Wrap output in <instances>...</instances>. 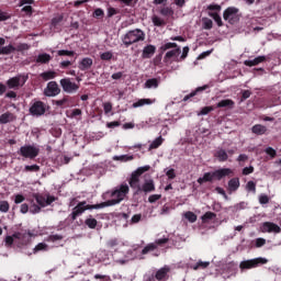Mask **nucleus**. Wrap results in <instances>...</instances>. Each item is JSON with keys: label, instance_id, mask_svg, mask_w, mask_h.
<instances>
[{"label": "nucleus", "instance_id": "36", "mask_svg": "<svg viewBox=\"0 0 281 281\" xmlns=\"http://www.w3.org/2000/svg\"><path fill=\"white\" fill-rule=\"evenodd\" d=\"M161 144H164V137L159 136L155 140H153V143L149 145V150H155L159 148Z\"/></svg>", "mask_w": 281, "mask_h": 281}, {"label": "nucleus", "instance_id": "45", "mask_svg": "<svg viewBox=\"0 0 281 281\" xmlns=\"http://www.w3.org/2000/svg\"><path fill=\"white\" fill-rule=\"evenodd\" d=\"M188 54H190V47L184 46L182 48V54H181L180 58H177V63H181V60H184L186 58H188Z\"/></svg>", "mask_w": 281, "mask_h": 281}, {"label": "nucleus", "instance_id": "16", "mask_svg": "<svg viewBox=\"0 0 281 281\" xmlns=\"http://www.w3.org/2000/svg\"><path fill=\"white\" fill-rule=\"evenodd\" d=\"M25 82H27V76L25 77L20 75L7 80V87L10 89H19V87H23Z\"/></svg>", "mask_w": 281, "mask_h": 281}, {"label": "nucleus", "instance_id": "12", "mask_svg": "<svg viewBox=\"0 0 281 281\" xmlns=\"http://www.w3.org/2000/svg\"><path fill=\"white\" fill-rule=\"evenodd\" d=\"M33 234L30 231L16 232L13 234V238H15V243H18L19 247H23L30 244Z\"/></svg>", "mask_w": 281, "mask_h": 281}, {"label": "nucleus", "instance_id": "23", "mask_svg": "<svg viewBox=\"0 0 281 281\" xmlns=\"http://www.w3.org/2000/svg\"><path fill=\"white\" fill-rule=\"evenodd\" d=\"M168 273H170V268L164 267L156 271L155 279L158 281H166L168 278Z\"/></svg>", "mask_w": 281, "mask_h": 281}, {"label": "nucleus", "instance_id": "46", "mask_svg": "<svg viewBox=\"0 0 281 281\" xmlns=\"http://www.w3.org/2000/svg\"><path fill=\"white\" fill-rule=\"evenodd\" d=\"M210 267V261H199L193 269L196 271V269H207Z\"/></svg>", "mask_w": 281, "mask_h": 281}, {"label": "nucleus", "instance_id": "37", "mask_svg": "<svg viewBox=\"0 0 281 281\" xmlns=\"http://www.w3.org/2000/svg\"><path fill=\"white\" fill-rule=\"evenodd\" d=\"M85 224L87 227H89V229H95V227H98V220L91 217L90 215V217L85 221Z\"/></svg>", "mask_w": 281, "mask_h": 281}, {"label": "nucleus", "instance_id": "50", "mask_svg": "<svg viewBox=\"0 0 281 281\" xmlns=\"http://www.w3.org/2000/svg\"><path fill=\"white\" fill-rule=\"evenodd\" d=\"M57 55L58 56H69V57H71V56H76V52L61 49V50L57 52Z\"/></svg>", "mask_w": 281, "mask_h": 281}, {"label": "nucleus", "instance_id": "43", "mask_svg": "<svg viewBox=\"0 0 281 281\" xmlns=\"http://www.w3.org/2000/svg\"><path fill=\"white\" fill-rule=\"evenodd\" d=\"M184 218L189 221V223H196V214L192 211H188L184 213Z\"/></svg>", "mask_w": 281, "mask_h": 281}, {"label": "nucleus", "instance_id": "19", "mask_svg": "<svg viewBox=\"0 0 281 281\" xmlns=\"http://www.w3.org/2000/svg\"><path fill=\"white\" fill-rule=\"evenodd\" d=\"M144 192L145 194H149L150 192H155V180L149 179L145 180L143 186L139 187L136 194H142Z\"/></svg>", "mask_w": 281, "mask_h": 281}, {"label": "nucleus", "instance_id": "62", "mask_svg": "<svg viewBox=\"0 0 281 281\" xmlns=\"http://www.w3.org/2000/svg\"><path fill=\"white\" fill-rule=\"evenodd\" d=\"M48 240H49L50 243H56V240H63V235H58V234H56V235H50V236L48 237Z\"/></svg>", "mask_w": 281, "mask_h": 281}, {"label": "nucleus", "instance_id": "25", "mask_svg": "<svg viewBox=\"0 0 281 281\" xmlns=\"http://www.w3.org/2000/svg\"><path fill=\"white\" fill-rule=\"evenodd\" d=\"M92 66H93V59H91L90 57H85L79 63V69L81 71H87V69H91Z\"/></svg>", "mask_w": 281, "mask_h": 281}, {"label": "nucleus", "instance_id": "30", "mask_svg": "<svg viewBox=\"0 0 281 281\" xmlns=\"http://www.w3.org/2000/svg\"><path fill=\"white\" fill-rule=\"evenodd\" d=\"M160 80L157 78L147 79L144 83V89H157Z\"/></svg>", "mask_w": 281, "mask_h": 281}, {"label": "nucleus", "instance_id": "38", "mask_svg": "<svg viewBox=\"0 0 281 281\" xmlns=\"http://www.w3.org/2000/svg\"><path fill=\"white\" fill-rule=\"evenodd\" d=\"M151 21L156 27H164V25H166V21H164V19H161L157 15H154L151 18Z\"/></svg>", "mask_w": 281, "mask_h": 281}, {"label": "nucleus", "instance_id": "41", "mask_svg": "<svg viewBox=\"0 0 281 281\" xmlns=\"http://www.w3.org/2000/svg\"><path fill=\"white\" fill-rule=\"evenodd\" d=\"M115 161H133L135 157L133 155H121L114 157Z\"/></svg>", "mask_w": 281, "mask_h": 281}, {"label": "nucleus", "instance_id": "3", "mask_svg": "<svg viewBox=\"0 0 281 281\" xmlns=\"http://www.w3.org/2000/svg\"><path fill=\"white\" fill-rule=\"evenodd\" d=\"M229 175H234V171L229 168H221L213 172H205L202 178L198 179V183L200 186H203V183H212L214 179L216 181H221L222 179H225V177H229Z\"/></svg>", "mask_w": 281, "mask_h": 281}, {"label": "nucleus", "instance_id": "33", "mask_svg": "<svg viewBox=\"0 0 281 281\" xmlns=\"http://www.w3.org/2000/svg\"><path fill=\"white\" fill-rule=\"evenodd\" d=\"M205 89H210V86L205 85V86L196 88L193 92L187 94L183 98V102H188V100H190V98H194V95H196V93H201L202 91H205Z\"/></svg>", "mask_w": 281, "mask_h": 281}, {"label": "nucleus", "instance_id": "48", "mask_svg": "<svg viewBox=\"0 0 281 281\" xmlns=\"http://www.w3.org/2000/svg\"><path fill=\"white\" fill-rule=\"evenodd\" d=\"M42 209H43V206H41L38 204H32L30 207V212H31V214H41Z\"/></svg>", "mask_w": 281, "mask_h": 281}, {"label": "nucleus", "instance_id": "4", "mask_svg": "<svg viewBox=\"0 0 281 281\" xmlns=\"http://www.w3.org/2000/svg\"><path fill=\"white\" fill-rule=\"evenodd\" d=\"M144 41H146V33H144L142 29L131 30L122 36V43L125 47H131V45H135V43H142Z\"/></svg>", "mask_w": 281, "mask_h": 281}, {"label": "nucleus", "instance_id": "5", "mask_svg": "<svg viewBox=\"0 0 281 281\" xmlns=\"http://www.w3.org/2000/svg\"><path fill=\"white\" fill-rule=\"evenodd\" d=\"M87 210H102V205L99 204H87V201L78 202L77 205L72 209V212L68 215L70 221H77L78 216H82L83 212Z\"/></svg>", "mask_w": 281, "mask_h": 281}, {"label": "nucleus", "instance_id": "58", "mask_svg": "<svg viewBox=\"0 0 281 281\" xmlns=\"http://www.w3.org/2000/svg\"><path fill=\"white\" fill-rule=\"evenodd\" d=\"M21 214H27L30 212V205L27 203H23L20 206Z\"/></svg>", "mask_w": 281, "mask_h": 281}, {"label": "nucleus", "instance_id": "24", "mask_svg": "<svg viewBox=\"0 0 281 281\" xmlns=\"http://www.w3.org/2000/svg\"><path fill=\"white\" fill-rule=\"evenodd\" d=\"M50 61H52V55L47 53H42L37 55L35 59V63H37V65H49Z\"/></svg>", "mask_w": 281, "mask_h": 281}, {"label": "nucleus", "instance_id": "1", "mask_svg": "<svg viewBox=\"0 0 281 281\" xmlns=\"http://www.w3.org/2000/svg\"><path fill=\"white\" fill-rule=\"evenodd\" d=\"M159 55L158 58L161 60V57L164 56V63H177V58L181 55V46H179L175 42H165L161 44V46L158 48ZM167 52V53H166Z\"/></svg>", "mask_w": 281, "mask_h": 281}, {"label": "nucleus", "instance_id": "32", "mask_svg": "<svg viewBox=\"0 0 281 281\" xmlns=\"http://www.w3.org/2000/svg\"><path fill=\"white\" fill-rule=\"evenodd\" d=\"M56 76H58V74L54 70H48V71H44L40 75V78H42V80H44L45 82H47V80H54V78H56Z\"/></svg>", "mask_w": 281, "mask_h": 281}, {"label": "nucleus", "instance_id": "7", "mask_svg": "<svg viewBox=\"0 0 281 281\" xmlns=\"http://www.w3.org/2000/svg\"><path fill=\"white\" fill-rule=\"evenodd\" d=\"M267 262H269V259L265 257L248 259L239 263V269L240 271H247L249 269H258V267H262V265H267Z\"/></svg>", "mask_w": 281, "mask_h": 281}, {"label": "nucleus", "instance_id": "63", "mask_svg": "<svg viewBox=\"0 0 281 281\" xmlns=\"http://www.w3.org/2000/svg\"><path fill=\"white\" fill-rule=\"evenodd\" d=\"M252 172H254V166L245 167V168L243 169V175H244V176L251 175Z\"/></svg>", "mask_w": 281, "mask_h": 281}, {"label": "nucleus", "instance_id": "39", "mask_svg": "<svg viewBox=\"0 0 281 281\" xmlns=\"http://www.w3.org/2000/svg\"><path fill=\"white\" fill-rule=\"evenodd\" d=\"M201 218L203 223H207V221H214V218H216V213L209 211Z\"/></svg>", "mask_w": 281, "mask_h": 281}, {"label": "nucleus", "instance_id": "26", "mask_svg": "<svg viewBox=\"0 0 281 281\" xmlns=\"http://www.w3.org/2000/svg\"><path fill=\"white\" fill-rule=\"evenodd\" d=\"M235 104L234 100L224 99L216 104V109H233Z\"/></svg>", "mask_w": 281, "mask_h": 281}, {"label": "nucleus", "instance_id": "6", "mask_svg": "<svg viewBox=\"0 0 281 281\" xmlns=\"http://www.w3.org/2000/svg\"><path fill=\"white\" fill-rule=\"evenodd\" d=\"M150 170V166L146 165L144 167H138L135 171L132 172L128 183L132 190H136L135 194L139 191V188H142V184H139V177L144 175V172H148Z\"/></svg>", "mask_w": 281, "mask_h": 281}, {"label": "nucleus", "instance_id": "61", "mask_svg": "<svg viewBox=\"0 0 281 281\" xmlns=\"http://www.w3.org/2000/svg\"><path fill=\"white\" fill-rule=\"evenodd\" d=\"M23 201H25V198L23 196V194H16L14 198V203L15 205H19L21 203H23Z\"/></svg>", "mask_w": 281, "mask_h": 281}, {"label": "nucleus", "instance_id": "34", "mask_svg": "<svg viewBox=\"0 0 281 281\" xmlns=\"http://www.w3.org/2000/svg\"><path fill=\"white\" fill-rule=\"evenodd\" d=\"M251 131L255 135H265V133H267V126L262 124H256L251 127Z\"/></svg>", "mask_w": 281, "mask_h": 281}, {"label": "nucleus", "instance_id": "35", "mask_svg": "<svg viewBox=\"0 0 281 281\" xmlns=\"http://www.w3.org/2000/svg\"><path fill=\"white\" fill-rule=\"evenodd\" d=\"M146 104H153V100L150 99H140L133 103V109H139V106H144Z\"/></svg>", "mask_w": 281, "mask_h": 281}, {"label": "nucleus", "instance_id": "22", "mask_svg": "<svg viewBox=\"0 0 281 281\" xmlns=\"http://www.w3.org/2000/svg\"><path fill=\"white\" fill-rule=\"evenodd\" d=\"M261 63H267V56H258L255 59L245 60L244 65L246 67H256L257 65H260Z\"/></svg>", "mask_w": 281, "mask_h": 281}, {"label": "nucleus", "instance_id": "57", "mask_svg": "<svg viewBox=\"0 0 281 281\" xmlns=\"http://www.w3.org/2000/svg\"><path fill=\"white\" fill-rule=\"evenodd\" d=\"M259 203H260L261 205H267V203H269V195H267V194H261V195L259 196Z\"/></svg>", "mask_w": 281, "mask_h": 281}, {"label": "nucleus", "instance_id": "20", "mask_svg": "<svg viewBox=\"0 0 281 281\" xmlns=\"http://www.w3.org/2000/svg\"><path fill=\"white\" fill-rule=\"evenodd\" d=\"M53 104H55V106H59L60 109H69V106H74V98L65 95L60 100L53 101Z\"/></svg>", "mask_w": 281, "mask_h": 281}, {"label": "nucleus", "instance_id": "53", "mask_svg": "<svg viewBox=\"0 0 281 281\" xmlns=\"http://www.w3.org/2000/svg\"><path fill=\"white\" fill-rule=\"evenodd\" d=\"M246 189L248 190V192H254V194H256V182L254 181H248L246 184Z\"/></svg>", "mask_w": 281, "mask_h": 281}, {"label": "nucleus", "instance_id": "60", "mask_svg": "<svg viewBox=\"0 0 281 281\" xmlns=\"http://www.w3.org/2000/svg\"><path fill=\"white\" fill-rule=\"evenodd\" d=\"M108 249H113V247H117V239H110L106 241Z\"/></svg>", "mask_w": 281, "mask_h": 281}, {"label": "nucleus", "instance_id": "40", "mask_svg": "<svg viewBox=\"0 0 281 281\" xmlns=\"http://www.w3.org/2000/svg\"><path fill=\"white\" fill-rule=\"evenodd\" d=\"M161 16H172L175 14V11L170 7H164L160 9Z\"/></svg>", "mask_w": 281, "mask_h": 281}, {"label": "nucleus", "instance_id": "27", "mask_svg": "<svg viewBox=\"0 0 281 281\" xmlns=\"http://www.w3.org/2000/svg\"><path fill=\"white\" fill-rule=\"evenodd\" d=\"M214 157L221 162H225L227 159H229V155H227V151L223 148L217 149Z\"/></svg>", "mask_w": 281, "mask_h": 281}, {"label": "nucleus", "instance_id": "54", "mask_svg": "<svg viewBox=\"0 0 281 281\" xmlns=\"http://www.w3.org/2000/svg\"><path fill=\"white\" fill-rule=\"evenodd\" d=\"M214 111V106H204L200 111V115H207Z\"/></svg>", "mask_w": 281, "mask_h": 281}, {"label": "nucleus", "instance_id": "28", "mask_svg": "<svg viewBox=\"0 0 281 281\" xmlns=\"http://www.w3.org/2000/svg\"><path fill=\"white\" fill-rule=\"evenodd\" d=\"M15 117L12 112H5L0 115V124H8L10 122H14Z\"/></svg>", "mask_w": 281, "mask_h": 281}, {"label": "nucleus", "instance_id": "2", "mask_svg": "<svg viewBox=\"0 0 281 281\" xmlns=\"http://www.w3.org/2000/svg\"><path fill=\"white\" fill-rule=\"evenodd\" d=\"M131 192V189L128 188V184L123 183L119 188H116L114 191L111 192L112 200H108L105 202H101V209L104 207H111L113 205H117L119 203H122L124 199H126V194Z\"/></svg>", "mask_w": 281, "mask_h": 281}, {"label": "nucleus", "instance_id": "9", "mask_svg": "<svg viewBox=\"0 0 281 281\" xmlns=\"http://www.w3.org/2000/svg\"><path fill=\"white\" fill-rule=\"evenodd\" d=\"M33 199H35L37 205L40 207H47V205H52L54 201H56V196L43 193H33Z\"/></svg>", "mask_w": 281, "mask_h": 281}, {"label": "nucleus", "instance_id": "29", "mask_svg": "<svg viewBox=\"0 0 281 281\" xmlns=\"http://www.w3.org/2000/svg\"><path fill=\"white\" fill-rule=\"evenodd\" d=\"M14 52H16V47H14L12 44H9L0 48V56H10V54H14Z\"/></svg>", "mask_w": 281, "mask_h": 281}, {"label": "nucleus", "instance_id": "17", "mask_svg": "<svg viewBox=\"0 0 281 281\" xmlns=\"http://www.w3.org/2000/svg\"><path fill=\"white\" fill-rule=\"evenodd\" d=\"M261 232L263 234H280L281 228L278 226V224L272 222H265L261 225Z\"/></svg>", "mask_w": 281, "mask_h": 281}, {"label": "nucleus", "instance_id": "49", "mask_svg": "<svg viewBox=\"0 0 281 281\" xmlns=\"http://www.w3.org/2000/svg\"><path fill=\"white\" fill-rule=\"evenodd\" d=\"M92 16L94 18V19H103L104 18V10H102V9H95L94 11H93V13H92Z\"/></svg>", "mask_w": 281, "mask_h": 281}, {"label": "nucleus", "instance_id": "10", "mask_svg": "<svg viewBox=\"0 0 281 281\" xmlns=\"http://www.w3.org/2000/svg\"><path fill=\"white\" fill-rule=\"evenodd\" d=\"M206 10H209V16L215 21L218 27H223V19L218 14L221 12L222 8L221 4H209Z\"/></svg>", "mask_w": 281, "mask_h": 281}, {"label": "nucleus", "instance_id": "55", "mask_svg": "<svg viewBox=\"0 0 281 281\" xmlns=\"http://www.w3.org/2000/svg\"><path fill=\"white\" fill-rule=\"evenodd\" d=\"M44 249H47V244L45 243H40L35 246L34 248V254L38 252V251H44Z\"/></svg>", "mask_w": 281, "mask_h": 281}, {"label": "nucleus", "instance_id": "13", "mask_svg": "<svg viewBox=\"0 0 281 281\" xmlns=\"http://www.w3.org/2000/svg\"><path fill=\"white\" fill-rule=\"evenodd\" d=\"M44 95H46V98H56V95H60V87H58V82L49 81L44 89Z\"/></svg>", "mask_w": 281, "mask_h": 281}, {"label": "nucleus", "instance_id": "15", "mask_svg": "<svg viewBox=\"0 0 281 281\" xmlns=\"http://www.w3.org/2000/svg\"><path fill=\"white\" fill-rule=\"evenodd\" d=\"M169 240L170 239L168 237H164L160 239H156L155 243L148 244L142 250L143 256H146V254H149V251H155L157 247H164V245H166V243H169Z\"/></svg>", "mask_w": 281, "mask_h": 281}, {"label": "nucleus", "instance_id": "47", "mask_svg": "<svg viewBox=\"0 0 281 281\" xmlns=\"http://www.w3.org/2000/svg\"><path fill=\"white\" fill-rule=\"evenodd\" d=\"M203 27L204 30H212V27H214V22H212V20L204 18L203 19Z\"/></svg>", "mask_w": 281, "mask_h": 281}, {"label": "nucleus", "instance_id": "18", "mask_svg": "<svg viewBox=\"0 0 281 281\" xmlns=\"http://www.w3.org/2000/svg\"><path fill=\"white\" fill-rule=\"evenodd\" d=\"M238 8L228 7L223 13L224 21H228L231 25H234V18L236 16V14H238Z\"/></svg>", "mask_w": 281, "mask_h": 281}, {"label": "nucleus", "instance_id": "8", "mask_svg": "<svg viewBox=\"0 0 281 281\" xmlns=\"http://www.w3.org/2000/svg\"><path fill=\"white\" fill-rule=\"evenodd\" d=\"M18 153L22 157H25V159H36V157H38V153H41V149L32 145H24Z\"/></svg>", "mask_w": 281, "mask_h": 281}, {"label": "nucleus", "instance_id": "21", "mask_svg": "<svg viewBox=\"0 0 281 281\" xmlns=\"http://www.w3.org/2000/svg\"><path fill=\"white\" fill-rule=\"evenodd\" d=\"M155 52H157V47L153 44H148L143 48L142 58L148 59L151 56H155Z\"/></svg>", "mask_w": 281, "mask_h": 281}, {"label": "nucleus", "instance_id": "44", "mask_svg": "<svg viewBox=\"0 0 281 281\" xmlns=\"http://www.w3.org/2000/svg\"><path fill=\"white\" fill-rule=\"evenodd\" d=\"M0 212H2L3 214L10 212V203L8 201H0Z\"/></svg>", "mask_w": 281, "mask_h": 281}, {"label": "nucleus", "instance_id": "14", "mask_svg": "<svg viewBox=\"0 0 281 281\" xmlns=\"http://www.w3.org/2000/svg\"><path fill=\"white\" fill-rule=\"evenodd\" d=\"M59 83L66 93H76V91L80 89V86H78L76 82H71L70 78L60 79Z\"/></svg>", "mask_w": 281, "mask_h": 281}, {"label": "nucleus", "instance_id": "56", "mask_svg": "<svg viewBox=\"0 0 281 281\" xmlns=\"http://www.w3.org/2000/svg\"><path fill=\"white\" fill-rule=\"evenodd\" d=\"M266 155H269V157H271L273 159V158H276L278 153L276 151V149H273V147H268V148H266Z\"/></svg>", "mask_w": 281, "mask_h": 281}, {"label": "nucleus", "instance_id": "42", "mask_svg": "<svg viewBox=\"0 0 281 281\" xmlns=\"http://www.w3.org/2000/svg\"><path fill=\"white\" fill-rule=\"evenodd\" d=\"M41 171V166L38 165H26L24 167V172H40Z\"/></svg>", "mask_w": 281, "mask_h": 281}, {"label": "nucleus", "instance_id": "31", "mask_svg": "<svg viewBox=\"0 0 281 281\" xmlns=\"http://www.w3.org/2000/svg\"><path fill=\"white\" fill-rule=\"evenodd\" d=\"M240 188V179L233 178L228 181V191L236 192Z\"/></svg>", "mask_w": 281, "mask_h": 281}, {"label": "nucleus", "instance_id": "52", "mask_svg": "<svg viewBox=\"0 0 281 281\" xmlns=\"http://www.w3.org/2000/svg\"><path fill=\"white\" fill-rule=\"evenodd\" d=\"M30 49V45L25 43H21L15 47V52H27Z\"/></svg>", "mask_w": 281, "mask_h": 281}, {"label": "nucleus", "instance_id": "11", "mask_svg": "<svg viewBox=\"0 0 281 281\" xmlns=\"http://www.w3.org/2000/svg\"><path fill=\"white\" fill-rule=\"evenodd\" d=\"M47 111V105L43 101H35L31 104L29 112L33 117H41Z\"/></svg>", "mask_w": 281, "mask_h": 281}, {"label": "nucleus", "instance_id": "59", "mask_svg": "<svg viewBox=\"0 0 281 281\" xmlns=\"http://www.w3.org/2000/svg\"><path fill=\"white\" fill-rule=\"evenodd\" d=\"M159 199H161V194H151L148 198V201L150 203H157V201H159Z\"/></svg>", "mask_w": 281, "mask_h": 281}, {"label": "nucleus", "instance_id": "51", "mask_svg": "<svg viewBox=\"0 0 281 281\" xmlns=\"http://www.w3.org/2000/svg\"><path fill=\"white\" fill-rule=\"evenodd\" d=\"M101 60H112L113 59V53L111 50L102 53L100 55Z\"/></svg>", "mask_w": 281, "mask_h": 281}, {"label": "nucleus", "instance_id": "64", "mask_svg": "<svg viewBox=\"0 0 281 281\" xmlns=\"http://www.w3.org/2000/svg\"><path fill=\"white\" fill-rule=\"evenodd\" d=\"M166 176L168 177V179H176L177 173L175 172V169H169V170L166 172Z\"/></svg>", "mask_w": 281, "mask_h": 281}]
</instances>
